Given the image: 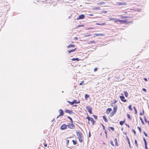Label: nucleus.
Listing matches in <instances>:
<instances>
[{"mask_svg": "<svg viewBox=\"0 0 149 149\" xmlns=\"http://www.w3.org/2000/svg\"><path fill=\"white\" fill-rule=\"evenodd\" d=\"M76 49H77V48H75L74 49L71 50H68V53L69 54L71 53V52H74L75 50H76Z\"/></svg>", "mask_w": 149, "mask_h": 149, "instance_id": "nucleus-15", "label": "nucleus"}, {"mask_svg": "<svg viewBox=\"0 0 149 149\" xmlns=\"http://www.w3.org/2000/svg\"><path fill=\"white\" fill-rule=\"evenodd\" d=\"M133 132H134V135H135L136 134V132L135 130H133Z\"/></svg>", "mask_w": 149, "mask_h": 149, "instance_id": "nucleus-55", "label": "nucleus"}, {"mask_svg": "<svg viewBox=\"0 0 149 149\" xmlns=\"http://www.w3.org/2000/svg\"><path fill=\"white\" fill-rule=\"evenodd\" d=\"M144 79L145 81H147V79L146 78H144Z\"/></svg>", "mask_w": 149, "mask_h": 149, "instance_id": "nucleus-60", "label": "nucleus"}, {"mask_svg": "<svg viewBox=\"0 0 149 149\" xmlns=\"http://www.w3.org/2000/svg\"><path fill=\"white\" fill-rule=\"evenodd\" d=\"M127 117L129 118V119L130 120H131V117H130V115L129 114H127Z\"/></svg>", "mask_w": 149, "mask_h": 149, "instance_id": "nucleus-30", "label": "nucleus"}, {"mask_svg": "<svg viewBox=\"0 0 149 149\" xmlns=\"http://www.w3.org/2000/svg\"><path fill=\"white\" fill-rule=\"evenodd\" d=\"M120 97L121 101L123 102H126L127 101V100L125 99V97L123 96H120Z\"/></svg>", "mask_w": 149, "mask_h": 149, "instance_id": "nucleus-7", "label": "nucleus"}, {"mask_svg": "<svg viewBox=\"0 0 149 149\" xmlns=\"http://www.w3.org/2000/svg\"><path fill=\"white\" fill-rule=\"evenodd\" d=\"M93 28L90 27L89 28H88V29H93Z\"/></svg>", "mask_w": 149, "mask_h": 149, "instance_id": "nucleus-62", "label": "nucleus"}, {"mask_svg": "<svg viewBox=\"0 0 149 149\" xmlns=\"http://www.w3.org/2000/svg\"><path fill=\"white\" fill-rule=\"evenodd\" d=\"M86 119H88V123L89 124H90L89 121H90L92 123L93 125H94L95 121L93 118L90 117L88 116L86 118Z\"/></svg>", "mask_w": 149, "mask_h": 149, "instance_id": "nucleus-3", "label": "nucleus"}, {"mask_svg": "<svg viewBox=\"0 0 149 149\" xmlns=\"http://www.w3.org/2000/svg\"><path fill=\"white\" fill-rule=\"evenodd\" d=\"M144 120H145V122L146 123L148 122L147 121V120L146 118V117L145 116H144Z\"/></svg>", "mask_w": 149, "mask_h": 149, "instance_id": "nucleus-49", "label": "nucleus"}, {"mask_svg": "<svg viewBox=\"0 0 149 149\" xmlns=\"http://www.w3.org/2000/svg\"><path fill=\"white\" fill-rule=\"evenodd\" d=\"M105 122H107L108 121V120L107 118L105 115H104L102 116Z\"/></svg>", "mask_w": 149, "mask_h": 149, "instance_id": "nucleus-17", "label": "nucleus"}, {"mask_svg": "<svg viewBox=\"0 0 149 149\" xmlns=\"http://www.w3.org/2000/svg\"><path fill=\"white\" fill-rule=\"evenodd\" d=\"M93 9L100 10V7H96L94 8Z\"/></svg>", "mask_w": 149, "mask_h": 149, "instance_id": "nucleus-26", "label": "nucleus"}, {"mask_svg": "<svg viewBox=\"0 0 149 149\" xmlns=\"http://www.w3.org/2000/svg\"><path fill=\"white\" fill-rule=\"evenodd\" d=\"M93 116L94 117L95 119H97V116L93 115Z\"/></svg>", "mask_w": 149, "mask_h": 149, "instance_id": "nucleus-56", "label": "nucleus"}, {"mask_svg": "<svg viewBox=\"0 0 149 149\" xmlns=\"http://www.w3.org/2000/svg\"><path fill=\"white\" fill-rule=\"evenodd\" d=\"M110 143L111 144V145L113 146H114V145L113 143V142L112 141H111L110 142Z\"/></svg>", "mask_w": 149, "mask_h": 149, "instance_id": "nucleus-46", "label": "nucleus"}, {"mask_svg": "<svg viewBox=\"0 0 149 149\" xmlns=\"http://www.w3.org/2000/svg\"><path fill=\"white\" fill-rule=\"evenodd\" d=\"M102 127H103V129L104 130H105V127H104V126L103 125H102Z\"/></svg>", "mask_w": 149, "mask_h": 149, "instance_id": "nucleus-51", "label": "nucleus"}, {"mask_svg": "<svg viewBox=\"0 0 149 149\" xmlns=\"http://www.w3.org/2000/svg\"><path fill=\"white\" fill-rule=\"evenodd\" d=\"M118 109V107L117 105H115L114 107L113 108V111L110 114V116L112 117V116L116 112Z\"/></svg>", "mask_w": 149, "mask_h": 149, "instance_id": "nucleus-2", "label": "nucleus"}, {"mask_svg": "<svg viewBox=\"0 0 149 149\" xmlns=\"http://www.w3.org/2000/svg\"><path fill=\"white\" fill-rule=\"evenodd\" d=\"M95 43V42L94 41H91L89 42V43H90V44Z\"/></svg>", "mask_w": 149, "mask_h": 149, "instance_id": "nucleus-40", "label": "nucleus"}, {"mask_svg": "<svg viewBox=\"0 0 149 149\" xmlns=\"http://www.w3.org/2000/svg\"><path fill=\"white\" fill-rule=\"evenodd\" d=\"M95 35L96 36H104V34L103 33H99V34H97V33H95Z\"/></svg>", "mask_w": 149, "mask_h": 149, "instance_id": "nucleus-16", "label": "nucleus"}, {"mask_svg": "<svg viewBox=\"0 0 149 149\" xmlns=\"http://www.w3.org/2000/svg\"><path fill=\"white\" fill-rule=\"evenodd\" d=\"M143 133H144L145 136L146 137H147L148 136L147 134L145 132H144Z\"/></svg>", "mask_w": 149, "mask_h": 149, "instance_id": "nucleus-52", "label": "nucleus"}, {"mask_svg": "<svg viewBox=\"0 0 149 149\" xmlns=\"http://www.w3.org/2000/svg\"><path fill=\"white\" fill-rule=\"evenodd\" d=\"M91 36V34H88V35L85 36V37L89 36Z\"/></svg>", "mask_w": 149, "mask_h": 149, "instance_id": "nucleus-57", "label": "nucleus"}, {"mask_svg": "<svg viewBox=\"0 0 149 149\" xmlns=\"http://www.w3.org/2000/svg\"><path fill=\"white\" fill-rule=\"evenodd\" d=\"M119 22H120V24H122L124 23H127V20H119Z\"/></svg>", "mask_w": 149, "mask_h": 149, "instance_id": "nucleus-6", "label": "nucleus"}, {"mask_svg": "<svg viewBox=\"0 0 149 149\" xmlns=\"http://www.w3.org/2000/svg\"><path fill=\"white\" fill-rule=\"evenodd\" d=\"M73 102H74V103H79V102H77V100H74L73 101Z\"/></svg>", "mask_w": 149, "mask_h": 149, "instance_id": "nucleus-33", "label": "nucleus"}, {"mask_svg": "<svg viewBox=\"0 0 149 149\" xmlns=\"http://www.w3.org/2000/svg\"><path fill=\"white\" fill-rule=\"evenodd\" d=\"M114 140H115V144H116V146H118V143H117V139L116 138H115L114 139Z\"/></svg>", "mask_w": 149, "mask_h": 149, "instance_id": "nucleus-23", "label": "nucleus"}, {"mask_svg": "<svg viewBox=\"0 0 149 149\" xmlns=\"http://www.w3.org/2000/svg\"><path fill=\"white\" fill-rule=\"evenodd\" d=\"M59 111L60 113V114L59 115V116H62L63 115L64 113L63 110L61 109H60L59 110Z\"/></svg>", "mask_w": 149, "mask_h": 149, "instance_id": "nucleus-11", "label": "nucleus"}, {"mask_svg": "<svg viewBox=\"0 0 149 149\" xmlns=\"http://www.w3.org/2000/svg\"><path fill=\"white\" fill-rule=\"evenodd\" d=\"M76 133L79 141L81 143L82 142L83 139L82 134L81 132H77Z\"/></svg>", "mask_w": 149, "mask_h": 149, "instance_id": "nucleus-1", "label": "nucleus"}, {"mask_svg": "<svg viewBox=\"0 0 149 149\" xmlns=\"http://www.w3.org/2000/svg\"><path fill=\"white\" fill-rule=\"evenodd\" d=\"M67 126L69 128L71 129H74L75 127V125L73 124V123H68Z\"/></svg>", "mask_w": 149, "mask_h": 149, "instance_id": "nucleus-4", "label": "nucleus"}, {"mask_svg": "<svg viewBox=\"0 0 149 149\" xmlns=\"http://www.w3.org/2000/svg\"><path fill=\"white\" fill-rule=\"evenodd\" d=\"M142 90L145 92H146L147 91L146 90L145 88H143Z\"/></svg>", "mask_w": 149, "mask_h": 149, "instance_id": "nucleus-50", "label": "nucleus"}, {"mask_svg": "<svg viewBox=\"0 0 149 149\" xmlns=\"http://www.w3.org/2000/svg\"><path fill=\"white\" fill-rule=\"evenodd\" d=\"M117 102V101L116 100H114L113 101V104H114L116 103Z\"/></svg>", "mask_w": 149, "mask_h": 149, "instance_id": "nucleus-58", "label": "nucleus"}, {"mask_svg": "<svg viewBox=\"0 0 149 149\" xmlns=\"http://www.w3.org/2000/svg\"><path fill=\"white\" fill-rule=\"evenodd\" d=\"M117 4L119 6L125 5L126 4L125 2H117Z\"/></svg>", "mask_w": 149, "mask_h": 149, "instance_id": "nucleus-13", "label": "nucleus"}, {"mask_svg": "<svg viewBox=\"0 0 149 149\" xmlns=\"http://www.w3.org/2000/svg\"><path fill=\"white\" fill-rule=\"evenodd\" d=\"M107 11L106 10H103L101 12L102 13H107Z\"/></svg>", "mask_w": 149, "mask_h": 149, "instance_id": "nucleus-38", "label": "nucleus"}, {"mask_svg": "<svg viewBox=\"0 0 149 149\" xmlns=\"http://www.w3.org/2000/svg\"><path fill=\"white\" fill-rule=\"evenodd\" d=\"M114 18H115L112 17L110 18H109V20H114Z\"/></svg>", "mask_w": 149, "mask_h": 149, "instance_id": "nucleus-47", "label": "nucleus"}, {"mask_svg": "<svg viewBox=\"0 0 149 149\" xmlns=\"http://www.w3.org/2000/svg\"><path fill=\"white\" fill-rule=\"evenodd\" d=\"M124 122L125 121H120L119 122V123L121 125H122L124 124Z\"/></svg>", "mask_w": 149, "mask_h": 149, "instance_id": "nucleus-27", "label": "nucleus"}, {"mask_svg": "<svg viewBox=\"0 0 149 149\" xmlns=\"http://www.w3.org/2000/svg\"><path fill=\"white\" fill-rule=\"evenodd\" d=\"M84 26V25H79L78 26H77L76 27V28H77L78 27H82V26Z\"/></svg>", "mask_w": 149, "mask_h": 149, "instance_id": "nucleus-37", "label": "nucleus"}, {"mask_svg": "<svg viewBox=\"0 0 149 149\" xmlns=\"http://www.w3.org/2000/svg\"><path fill=\"white\" fill-rule=\"evenodd\" d=\"M105 4V3L104 2H102H102H100L99 3H97V4L98 5H103V4Z\"/></svg>", "mask_w": 149, "mask_h": 149, "instance_id": "nucleus-19", "label": "nucleus"}, {"mask_svg": "<svg viewBox=\"0 0 149 149\" xmlns=\"http://www.w3.org/2000/svg\"><path fill=\"white\" fill-rule=\"evenodd\" d=\"M111 111L112 109L111 108H108L107 109L106 113L107 114H108Z\"/></svg>", "mask_w": 149, "mask_h": 149, "instance_id": "nucleus-12", "label": "nucleus"}, {"mask_svg": "<svg viewBox=\"0 0 149 149\" xmlns=\"http://www.w3.org/2000/svg\"><path fill=\"white\" fill-rule=\"evenodd\" d=\"M131 18L132 17H129L127 16H123L122 15L120 16V18L121 19H125L127 18Z\"/></svg>", "mask_w": 149, "mask_h": 149, "instance_id": "nucleus-14", "label": "nucleus"}, {"mask_svg": "<svg viewBox=\"0 0 149 149\" xmlns=\"http://www.w3.org/2000/svg\"><path fill=\"white\" fill-rule=\"evenodd\" d=\"M137 128L139 130L140 133H141V128L140 127H137Z\"/></svg>", "mask_w": 149, "mask_h": 149, "instance_id": "nucleus-35", "label": "nucleus"}, {"mask_svg": "<svg viewBox=\"0 0 149 149\" xmlns=\"http://www.w3.org/2000/svg\"><path fill=\"white\" fill-rule=\"evenodd\" d=\"M66 142L67 143V144H68L69 143V140L68 139H66Z\"/></svg>", "mask_w": 149, "mask_h": 149, "instance_id": "nucleus-53", "label": "nucleus"}, {"mask_svg": "<svg viewBox=\"0 0 149 149\" xmlns=\"http://www.w3.org/2000/svg\"><path fill=\"white\" fill-rule=\"evenodd\" d=\"M67 125L65 124H63L61 127V130H64L67 129Z\"/></svg>", "mask_w": 149, "mask_h": 149, "instance_id": "nucleus-5", "label": "nucleus"}, {"mask_svg": "<svg viewBox=\"0 0 149 149\" xmlns=\"http://www.w3.org/2000/svg\"><path fill=\"white\" fill-rule=\"evenodd\" d=\"M144 114V111L143 110V111L142 112H140V115H143Z\"/></svg>", "mask_w": 149, "mask_h": 149, "instance_id": "nucleus-36", "label": "nucleus"}, {"mask_svg": "<svg viewBox=\"0 0 149 149\" xmlns=\"http://www.w3.org/2000/svg\"><path fill=\"white\" fill-rule=\"evenodd\" d=\"M119 19L116 18H114V21L115 22H118Z\"/></svg>", "mask_w": 149, "mask_h": 149, "instance_id": "nucleus-25", "label": "nucleus"}, {"mask_svg": "<svg viewBox=\"0 0 149 149\" xmlns=\"http://www.w3.org/2000/svg\"><path fill=\"white\" fill-rule=\"evenodd\" d=\"M80 60V59H79L78 58H73L72 59V60L73 61H78Z\"/></svg>", "mask_w": 149, "mask_h": 149, "instance_id": "nucleus-20", "label": "nucleus"}, {"mask_svg": "<svg viewBox=\"0 0 149 149\" xmlns=\"http://www.w3.org/2000/svg\"><path fill=\"white\" fill-rule=\"evenodd\" d=\"M95 24L96 25H104L106 24L105 23H102L101 24L98 23H96Z\"/></svg>", "mask_w": 149, "mask_h": 149, "instance_id": "nucleus-21", "label": "nucleus"}, {"mask_svg": "<svg viewBox=\"0 0 149 149\" xmlns=\"http://www.w3.org/2000/svg\"><path fill=\"white\" fill-rule=\"evenodd\" d=\"M143 139L144 142L145 143V144L147 143V142H146V139L145 138H144Z\"/></svg>", "mask_w": 149, "mask_h": 149, "instance_id": "nucleus-48", "label": "nucleus"}, {"mask_svg": "<svg viewBox=\"0 0 149 149\" xmlns=\"http://www.w3.org/2000/svg\"><path fill=\"white\" fill-rule=\"evenodd\" d=\"M68 118L69 119H70V120H71V123H73V120H72V118L71 117H70L68 116Z\"/></svg>", "mask_w": 149, "mask_h": 149, "instance_id": "nucleus-29", "label": "nucleus"}, {"mask_svg": "<svg viewBox=\"0 0 149 149\" xmlns=\"http://www.w3.org/2000/svg\"><path fill=\"white\" fill-rule=\"evenodd\" d=\"M65 112L68 113L70 114H72L73 113V112H72V111L71 110H70L69 109H67L65 111Z\"/></svg>", "mask_w": 149, "mask_h": 149, "instance_id": "nucleus-10", "label": "nucleus"}, {"mask_svg": "<svg viewBox=\"0 0 149 149\" xmlns=\"http://www.w3.org/2000/svg\"><path fill=\"white\" fill-rule=\"evenodd\" d=\"M133 108L134 109L135 111V113L136 114L137 113V110L136 109V108L135 107H133Z\"/></svg>", "mask_w": 149, "mask_h": 149, "instance_id": "nucleus-41", "label": "nucleus"}, {"mask_svg": "<svg viewBox=\"0 0 149 149\" xmlns=\"http://www.w3.org/2000/svg\"><path fill=\"white\" fill-rule=\"evenodd\" d=\"M86 109L90 114H91L92 113L91 108L88 106H87L86 107Z\"/></svg>", "mask_w": 149, "mask_h": 149, "instance_id": "nucleus-9", "label": "nucleus"}, {"mask_svg": "<svg viewBox=\"0 0 149 149\" xmlns=\"http://www.w3.org/2000/svg\"><path fill=\"white\" fill-rule=\"evenodd\" d=\"M128 108L131 110L132 111V106L131 105H129L128 106Z\"/></svg>", "mask_w": 149, "mask_h": 149, "instance_id": "nucleus-32", "label": "nucleus"}, {"mask_svg": "<svg viewBox=\"0 0 149 149\" xmlns=\"http://www.w3.org/2000/svg\"><path fill=\"white\" fill-rule=\"evenodd\" d=\"M109 128L111 129L112 131H114V128L113 127H109Z\"/></svg>", "mask_w": 149, "mask_h": 149, "instance_id": "nucleus-43", "label": "nucleus"}, {"mask_svg": "<svg viewBox=\"0 0 149 149\" xmlns=\"http://www.w3.org/2000/svg\"><path fill=\"white\" fill-rule=\"evenodd\" d=\"M89 15L90 16H93V15L92 14H90Z\"/></svg>", "mask_w": 149, "mask_h": 149, "instance_id": "nucleus-64", "label": "nucleus"}, {"mask_svg": "<svg viewBox=\"0 0 149 149\" xmlns=\"http://www.w3.org/2000/svg\"><path fill=\"white\" fill-rule=\"evenodd\" d=\"M127 140L128 141V143L129 144V145L130 146V140L127 137Z\"/></svg>", "mask_w": 149, "mask_h": 149, "instance_id": "nucleus-39", "label": "nucleus"}, {"mask_svg": "<svg viewBox=\"0 0 149 149\" xmlns=\"http://www.w3.org/2000/svg\"><path fill=\"white\" fill-rule=\"evenodd\" d=\"M44 146L45 147H47V143H46L45 144H44Z\"/></svg>", "mask_w": 149, "mask_h": 149, "instance_id": "nucleus-61", "label": "nucleus"}, {"mask_svg": "<svg viewBox=\"0 0 149 149\" xmlns=\"http://www.w3.org/2000/svg\"><path fill=\"white\" fill-rule=\"evenodd\" d=\"M67 102L69 103V104H70L71 105H72L73 104H74V102H70V101H67Z\"/></svg>", "mask_w": 149, "mask_h": 149, "instance_id": "nucleus-31", "label": "nucleus"}, {"mask_svg": "<svg viewBox=\"0 0 149 149\" xmlns=\"http://www.w3.org/2000/svg\"><path fill=\"white\" fill-rule=\"evenodd\" d=\"M74 39L77 40L78 39V38L77 37H75L74 38Z\"/></svg>", "mask_w": 149, "mask_h": 149, "instance_id": "nucleus-63", "label": "nucleus"}, {"mask_svg": "<svg viewBox=\"0 0 149 149\" xmlns=\"http://www.w3.org/2000/svg\"><path fill=\"white\" fill-rule=\"evenodd\" d=\"M84 83V81H82L80 83H79V84L80 85H83V84Z\"/></svg>", "mask_w": 149, "mask_h": 149, "instance_id": "nucleus-44", "label": "nucleus"}, {"mask_svg": "<svg viewBox=\"0 0 149 149\" xmlns=\"http://www.w3.org/2000/svg\"><path fill=\"white\" fill-rule=\"evenodd\" d=\"M135 144L137 147H138V144H137V140H135Z\"/></svg>", "mask_w": 149, "mask_h": 149, "instance_id": "nucleus-42", "label": "nucleus"}, {"mask_svg": "<svg viewBox=\"0 0 149 149\" xmlns=\"http://www.w3.org/2000/svg\"><path fill=\"white\" fill-rule=\"evenodd\" d=\"M75 45H73L70 44L67 46V48H68L71 47H74Z\"/></svg>", "mask_w": 149, "mask_h": 149, "instance_id": "nucleus-18", "label": "nucleus"}, {"mask_svg": "<svg viewBox=\"0 0 149 149\" xmlns=\"http://www.w3.org/2000/svg\"><path fill=\"white\" fill-rule=\"evenodd\" d=\"M97 70V68H94V72H95Z\"/></svg>", "mask_w": 149, "mask_h": 149, "instance_id": "nucleus-54", "label": "nucleus"}, {"mask_svg": "<svg viewBox=\"0 0 149 149\" xmlns=\"http://www.w3.org/2000/svg\"><path fill=\"white\" fill-rule=\"evenodd\" d=\"M124 93L125 94V97H127L128 95V93L126 91H125Z\"/></svg>", "mask_w": 149, "mask_h": 149, "instance_id": "nucleus-28", "label": "nucleus"}, {"mask_svg": "<svg viewBox=\"0 0 149 149\" xmlns=\"http://www.w3.org/2000/svg\"><path fill=\"white\" fill-rule=\"evenodd\" d=\"M85 18V16L84 14H82L79 15L78 17H77V19L79 20L80 19H83Z\"/></svg>", "mask_w": 149, "mask_h": 149, "instance_id": "nucleus-8", "label": "nucleus"}, {"mask_svg": "<svg viewBox=\"0 0 149 149\" xmlns=\"http://www.w3.org/2000/svg\"><path fill=\"white\" fill-rule=\"evenodd\" d=\"M145 147L146 149H148L147 146V143L145 144Z\"/></svg>", "mask_w": 149, "mask_h": 149, "instance_id": "nucleus-45", "label": "nucleus"}, {"mask_svg": "<svg viewBox=\"0 0 149 149\" xmlns=\"http://www.w3.org/2000/svg\"><path fill=\"white\" fill-rule=\"evenodd\" d=\"M72 141L73 142V144L74 145L76 144L77 142H76V141H75V140H72Z\"/></svg>", "mask_w": 149, "mask_h": 149, "instance_id": "nucleus-34", "label": "nucleus"}, {"mask_svg": "<svg viewBox=\"0 0 149 149\" xmlns=\"http://www.w3.org/2000/svg\"><path fill=\"white\" fill-rule=\"evenodd\" d=\"M89 97V95L87 94H86L85 95V98L86 100H87L88 98Z\"/></svg>", "mask_w": 149, "mask_h": 149, "instance_id": "nucleus-22", "label": "nucleus"}, {"mask_svg": "<svg viewBox=\"0 0 149 149\" xmlns=\"http://www.w3.org/2000/svg\"><path fill=\"white\" fill-rule=\"evenodd\" d=\"M104 132H105V134H106V136H107V131L106 130H105Z\"/></svg>", "mask_w": 149, "mask_h": 149, "instance_id": "nucleus-59", "label": "nucleus"}, {"mask_svg": "<svg viewBox=\"0 0 149 149\" xmlns=\"http://www.w3.org/2000/svg\"><path fill=\"white\" fill-rule=\"evenodd\" d=\"M139 118H140V120H141V123H142V124L143 125L144 124V122L143 121V120L142 118L141 117H140Z\"/></svg>", "mask_w": 149, "mask_h": 149, "instance_id": "nucleus-24", "label": "nucleus"}]
</instances>
